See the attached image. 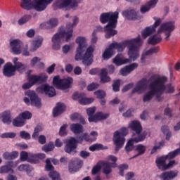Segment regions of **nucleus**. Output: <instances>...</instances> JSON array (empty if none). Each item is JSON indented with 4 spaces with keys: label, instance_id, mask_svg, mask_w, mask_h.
<instances>
[{
    "label": "nucleus",
    "instance_id": "obj_30",
    "mask_svg": "<svg viewBox=\"0 0 180 180\" xmlns=\"http://www.w3.org/2000/svg\"><path fill=\"white\" fill-rule=\"evenodd\" d=\"M100 82L101 84H106V82H110V77L108 76V70L105 68L101 69L100 73Z\"/></svg>",
    "mask_w": 180,
    "mask_h": 180
},
{
    "label": "nucleus",
    "instance_id": "obj_52",
    "mask_svg": "<svg viewBox=\"0 0 180 180\" xmlns=\"http://www.w3.org/2000/svg\"><path fill=\"white\" fill-rule=\"evenodd\" d=\"M78 22H79V18L78 17H74L73 18V23L71 24H68L66 27L67 29H68V30H70L71 29L72 30V33H74V30L73 27L74 26H77V25H78Z\"/></svg>",
    "mask_w": 180,
    "mask_h": 180
},
{
    "label": "nucleus",
    "instance_id": "obj_6",
    "mask_svg": "<svg viewBox=\"0 0 180 180\" xmlns=\"http://www.w3.org/2000/svg\"><path fill=\"white\" fill-rule=\"evenodd\" d=\"M64 37H65L66 41H70V39L72 37V29L67 32L65 30H60L59 32L53 36L51 39L53 50L58 51L61 49V39H64Z\"/></svg>",
    "mask_w": 180,
    "mask_h": 180
},
{
    "label": "nucleus",
    "instance_id": "obj_44",
    "mask_svg": "<svg viewBox=\"0 0 180 180\" xmlns=\"http://www.w3.org/2000/svg\"><path fill=\"white\" fill-rule=\"evenodd\" d=\"M134 149V141L133 139H130L126 144L125 150L127 153H130V151H133Z\"/></svg>",
    "mask_w": 180,
    "mask_h": 180
},
{
    "label": "nucleus",
    "instance_id": "obj_9",
    "mask_svg": "<svg viewBox=\"0 0 180 180\" xmlns=\"http://www.w3.org/2000/svg\"><path fill=\"white\" fill-rule=\"evenodd\" d=\"M72 82H74L72 77L60 79V76H55L53 79V84L58 89H68V88H70Z\"/></svg>",
    "mask_w": 180,
    "mask_h": 180
},
{
    "label": "nucleus",
    "instance_id": "obj_39",
    "mask_svg": "<svg viewBox=\"0 0 180 180\" xmlns=\"http://www.w3.org/2000/svg\"><path fill=\"white\" fill-rule=\"evenodd\" d=\"M25 124L26 123L25 122V120H22L20 115H18L13 120V125L15 127H23Z\"/></svg>",
    "mask_w": 180,
    "mask_h": 180
},
{
    "label": "nucleus",
    "instance_id": "obj_60",
    "mask_svg": "<svg viewBox=\"0 0 180 180\" xmlns=\"http://www.w3.org/2000/svg\"><path fill=\"white\" fill-rule=\"evenodd\" d=\"M119 169H120V175L121 176H124V171L125 169H127L129 168V165H126V164H122L120 165L118 167Z\"/></svg>",
    "mask_w": 180,
    "mask_h": 180
},
{
    "label": "nucleus",
    "instance_id": "obj_4",
    "mask_svg": "<svg viewBox=\"0 0 180 180\" xmlns=\"http://www.w3.org/2000/svg\"><path fill=\"white\" fill-rule=\"evenodd\" d=\"M117 19H119V12H107L103 13L100 15V22L105 25V39H110L117 34Z\"/></svg>",
    "mask_w": 180,
    "mask_h": 180
},
{
    "label": "nucleus",
    "instance_id": "obj_55",
    "mask_svg": "<svg viewBox=\"0 0 180 180\" xmlns=\"http://www.w3.org/2000/svg\"><path fill=\"white\" fill-rule=\"evenodd\" d=\"M53 11H57V9H63V0H56L53 4Z\"/></svg>",
    "mask_w": 180,
    "mask_h": 180
},
{
    "label": "nucleus",
    "instance_id": "obj_11",
    "mask_svg": "<svg viewBox=\"0 0 180 180\" xmlns=\"http://www.w3.org/2000/svg\"><path fill=\"white\" fill-rule=\"evenodd\" d=\"M153 19L154 20H155L154 24L152 26L146 27L145 28V30L142 32L141 34L143 39H147L148 36H150V34H153V33L155 32V30L157 29V27H158V26L161 25V18L157 19V18L154 17Z\"/></svg>",
    "mask_w": 180,
    "mask_h": 180
},
{
    "label": "nucleus",
    "instance_id": "obj_13",
    "mask_svg": "<svg viewBox=\"0 0 180 180\" xmlns=\"http://www.w3.org/2000/svg\"><path fill=\"white\" fill-rule=\"evenodd\" d=\"M37 92L40 94H45L49 98L56 96V89L53 86H50L49 84H44L37 89Z\"/></svg>",
    "mask_w": 180,
    "mask_h": 180
},
{
    "label": "nucleus",
    "instance_id": "obj_33",
    "mask_svg": "<svg viewBox=\"0 0 180 180\" xmlns=\"http://www.w3.org/2000/svg\"><path fill=\"white\" fill-rule=\"evenodd\" d=\"M114 54L115 51H113L112 45L110 44L108 48H107L103 53V60H109V58H112Z\"/></svg>",
    "mask_w": 180,
    "mask_h": 180
},
{
    "label": "nucleus",
    "instance_id": "obj_1",
    "mask_svg": "<svg viewBox=\"0 0 180 180\" xmlns=\"http://www.w3.org/2000/svg\"><path fill=\"white\" fill-rule=\"evenodd\" d=\"M168 79L165 76H160L157 77L154 81L150 82L149 88L150 91L143 96V102H150L155 95V99L158 102H162L164 97L162 94L167 90L165 84Z\"/></svg>",
    "mask_w": 180,
    "mask_h": 180
},
{
    "label": "nucleus",
    "instance_id": "obj_64",
    "mask_svg": "<svg viewBox=\"0 0 180 180\" xmlns=\"http://www.w3.org/2000/svg\"><path fill=\"white\" fill-rule=\"evenodd\" d=\"M96 111V107L89 108L86 109V113L89 117H94V114Z\"/></svg>",
    "mask_w": 180,
    "mask_h": 180
},
{
    "label": "nucleus",
    "instance_id": "obj_29",
    "mask_svg": "<svg viewBox=\"0 0 180 180\" xmlns=\"http://www.w3.org/2000/svg\"><path fill=\"white\" fill-rule=\"evenodd\" d=\"M84 141L86 143H92L93 141H96V137H98V132L96 131H92L90 135L86 133L83 134Z\"/></svg>",
    "mask_w": 180,
    "mask_h": 180
},
{
    "label": "nucleus",
    "instance_id": "obj_62",
    "mask_svg": "<svg viewBox=\"0 0 180 180\" xmlns=\"http://www.w3.org/2000/svg\"><path fill=\"white\" fill-rule=\"evenodd\" d=\"M20 136L24 140H30L31 139L30 134H29L26 131H21L20 132Z\"/></svg>",
    "mask_w": 180,
    "mask_h": 180
},
{
    "label": "nucleus",
    "instance_id": "obj_15",
    "mask_svg": "<svg viewBox=\"0 0 180 180\" xmlns=\"http://www.w3.org/2000/svg\"><path fill=\"white\" fill-rule=\"evenodd\" d=\"M46 171H51L49 172V178H51L52 180H61L60 178V174H58L57 172L53 171L54 167L53 165H51V161H50V159L46 160Z\"/></svg>",
    "mask_w": 180,
    "mask_h": 180
},
{
    "label": "nucleus",
    "instance_id": "obj_17",
    "mask_svg": "<svg viewBox=\"0 0 180 180\" xmlns=\"http://www.w3.org/2000/svg\"><path fill=\"white\" fill-rule=\"evenodd\" d=\"M77 149V139L75 137L70 138L67 141L65 146V151L68 154H71L74 150Z\"/></svg>",
    "mask_w": 180,
    "mask_h": 180
},
{
    "label": "nucleus",
    "instance_id": "obj_18",
    "mask_svg": "<svg viewBox=\"0 0 180 180\" xmlns=\"http://www.w3.org/2000/svg\"><path fill=\"white\" fill-rule=\"evenodd\" d=\"M22 41L19 39H14L10 42L13 54H20L22 53Z\"/></svg>",
    "mask_w": 180,
    "mask_h": 180
},
{
    "label": "nucleus",
    "instance_id": "obj_57",
    "mask_svg": "<svg viewBox=\"0 0 180 180\" xmlns=\"http://www.w3.org/2000/svg\"><path fill=\"white\" fill-rule=\"evenodd\" d=\"M20 155L21 161H26L27 160V161L30 162V160L32 159V158H30L29 153H27V152L22 151ZM29 158H30V160H29Z\"/></svg>",
    "mask_w": 180,
    "mask_h": 180
},
{
    "label": "nucleus",
    "instance_id": "obj_51",
    "mask_svg": "<svg viewBox=\"0 0 180 180\" xmlns=\"http://www.w3.org/2000/svg\"><path fill=\"white\" fill-rule=\"evenodd\" d=\"M40 131H43V127H41V126H40V125H37L34 128V132L32 135V139H37L39 137V133Z\"/></svg>",
    "mask_w": 180,
    "mask_h": 180
},
{
    "label": "nucleus",
    "instance_id": "obj_46",
    "mask_svg": "<svg viewBox=\"0 0 180 180\" xmlns=\"http://www.w3.org/2000/svg\"><path fill=\"white\" fill-rule=\"evenodd\" d=\"M54 150V143L49 142L47 144H45L42 147V150L45 151V153H49V151H53Z\"/></svg>",
    "mask_w": 180,
    "mask_h": 180
},
{
    "label": "nucleus",
    "instance_id": "obj_26",
    "mask_svg": "<svg viewBox=\"0 0 180 180\" xmlns=\"http://www.w3.org/2000/svg\"><path fill=\"white\" fill-rule=\"evenodd\" d=\"M129 127L132 131H135L136 134H140L141 131H143V127L141 126V123L139 121H132L130 124Z\"/></svg>",
    "mask_w": 180,
    "mask_h": 180
},
{
    "label": "nucleus",
    "instance_id": "obj_36",
    "mask_svg": "<svg viewBox=\"0 0 180 180\" xmlns=\"http://www.w3.org/2000/svg\"><path fill=\"white\" fill-rule=\"evenodd\" d=\"M136 151H138V154L134 155L132 158H137V157L145 154L146 151H147V147L143 144H138L136 146Z\"/></svg>",
    "mask_w": 180,
    "mask_h": 180
},
{
    "label": "nucleus",
    "instance_id": "obj_10",
    "mask_svg": "<svg viewBox=\"0 0 180 180\" xmlns=\"http://www.w3.org/2000/svg\"><path fill=\"white\" fill-rule=\"evenodd\" d=\"M16 71H18V72H22V70L14 67L12 63L8 62L4 66L3 75H4V77H7V78H11L15 75Z\"/></svg>",
    "mask_w": 180,
    "mask_h": 180
},
{
    "label": "nucleus",
    "instance_id": "obj_7",
    "mask_svg": "<svg viewBox=\"0 0 180 180\" xmlns=\"http://www.w3.org/2000/svg\"><path fill=\"white\" fill-rule=\"evenodd\" d=\"M127 134H129V131L126 127H122L120 129V131H116L114 133L112 140L115 146V153H117V151L124 146V143L126 141V139L124 137H126Z\"/></svg>",
    "mask_w": 180,
    "mask_h": 180
},
{
    "label": "nucleus",
    "instance_id": "obj_43",
    "mask_svg": "<svg viewBox=\"0 0 180 180\" xmlns=\"http://www.w3.org/2000/svg\"><path fill=\"white\" fill-rule=\"evenodd\" d=\"M18 60H19V58H14L13 59V63L14 64L13 67H15V68H17V70H20V71H22V72H23V71H25V65H22V63L18 62Z\"/></svg>",
    "mask_w": 180,
    "mask_h": 180
},
{
    "label": "nucleus",
    "instance_id": "obj_14",
    "mask_svg": "<svg viewBox=\"0 0 180 180\" xmlns=\"http://www.w3.org/2000/svg\"><path fill=\"white\" fill-rule=\"evenodd\" d=\"M84 165V161L79 158H75L69 163V172H77Z\"/></svg>",
    "mask_w": 180,
    "mask_h": 180
},
{
    "label": "nucleus",
    "instance_id": "obj_5",
    "mask_svg": "<svg viewBox=\"0 0 180 180\" xmlns=\"http://www.w3.org/2000/svg\"><path fill=\"white\" fill-rule=\"evenodd\" d=\"M54 0H22L20 6L25 11L35 9L37 12H43Z\"/></svg>",
    "mask_w": 180,
    "mask_h": 180
},
{
    "label": "nucleus",
    "instance_id": "obj_19",
    "mask_svg": "<svg viewBox=\"0 0 180 180\" xmlns=\"http://www.w3.org/2000/svg\"><path fill=\"white\" fill-rule=\"evenodd\" d=\"M178 176V172L169 171L161 173L159 176L160 179L161 180H173Z\"/></svg>",
    "mask_w": 180,
    "mask_h": 180
},
{
    "label": "nucleus",
    "instance_id": "obj_21",
    "mask_svg": "<svg viewBox=\"0 0 180 180\" xmlns=\"http://www.w3.org/2000/svg\"><path fill=\"white\" fill-rule=\"evenodd\" d=\"M13 161L6 162V165L0 167V174H13Z\"/></svg>",
    "mask_w": 180,
    "mask_h": 180
},
{
    "label": "nucleus",
    "instance_id": "obj_34",
    "mask_svg": "<svg viewBox=\"0 0 180 180\" xmlns=\"http://www.w3.org/2000/svg\"><path fill=\"white\" fill-rule=\"evenodd\" d=\"M11 117V111H4L1 114L2 122L6 124H10V123H12Z\"/></svg>",
    "mask_w": 180,
    "mask_h": 180
},
{
    "label": "nucleus",
    "instance_id": "obj_25",
    "mask_svg": "<svg viewBox=\"0 0 180 180\" xmlns=\"http://www.w3.org/2000/svg\"><path fill=\"white\" fill-rule=\"evenodd\" d=\"M157 4H158V0H150L145 6H141V13H146V12H149L150 9L155 8V5H157Z\"/></svg>",
    "mask_w": 180,
    "mask_h": 180
},
{
    "label": "nucleus",
    "instance_id": "obj_49",
    "mask_svg": "<svg viewBox=\"0 0 180 180\" xmlns=\"http://www.w3.org/2000/svg\"><path fill=\"white\" fill-rule=\"evenodd\" d=\"M146 134L143 133V134H139V136L137 137H134L131 139L134 143H141V141H144L146 140Z\"/></svg>",
    "mask_w": 180,
    "mask_h": 180
},
{
    "label": "nucleus",
    "instance_id": "obj_58",
    "mask_svg": "<svg viewBox=\"0 0 180 180\" xmlns=\"http://www.w3.org/2000/svg\"><path fill=\"white\" fill-rule=\"evenodd\" d=\"M112 89L114 92H119L120 91V80L114 81L112 84Z\"/></svg>",
    "mask_w": 180,
    "mask_h": 180
},
{
    "label": "nucleus",
    "instance_id": "obj_20",
    "mask_svg": "<svg viewBox=\"0 0 180 180\" xmlns=\"http://www.w3.org/2000/svg\"><path fill=\"white\" fill-rule=\"evenodd\" d=\"M147 89V79L144 78L139 81L136 86L132 89L131 94H136V92H140V91H145Z\"/></svg>",
    "mask_w": 180,
    "mask_h": 180
},
{
    "label": "nucleus",
    "instance_id": "obj_41",
    "mask_svg": "<svg viewBox=\"0 0 180 180\" xmlns=\"http://www.w3.org/2000/svg\"><path fill=\"white\" fill-rule=\"evenodd\" d=\"M180 155V147L176 150L169 152L167 155H165L166 160H174L175 157Z\"/></svg>",
    "mask_w": 180,
    "mask_h": 180
},
{
    "label": "nucleus",
    "instance_id": "obj_27",
    "mask_svg": "<svg viewBox=\"0 0 180 180\" xmlns=\"http://www.w3.org/2000/svg\"><path fill=\"white\" fill-rule=\"evenodd\" d=\"M29 160L30 162H32V164H37L39 162V160H44L46 158V154L44 153H29ZM31 158V159H30Z\"/></svg>",
    "mask_w": 180,
    "mask_h": 180
},
{
    "label": "nucleus",
    "instance_id": "obj_28",
    "mask_svg": "<svg viewBox=\"0 0 180 180\" xmlns=\"http://www.w3.org/2000/svg\"><path fill=\"white\" fill-rule=\"evenodd\" d=\"M64 110H65V105H64L63 103H58L56 107H55L53 110V117L60 116V115L64 113Z\"/></svg>",
    "mask_w": 180,
    "mask_h": 180
},
{
    "label": "nucleus",
    "instance_id": "obj_38",
    "mask_svg": "<svg viewBox=\"0 0 180 180\" xmlns=\"http://www.w3.org/2000/svg\"><path fill=\"white\" fill-rule=\"evenodd\" d=\"M41 44H43V39L40 38L38 39H35L32 43V46L30 49L31 51H36L37 49L41 46Z\"/></svg>",
    "mask_w": 180,
    "mask_h": 180
},
{
    "label": "nucleus",
    "instance_id": "obj_47",
    "mask_svg": "<svg viewBox=\"0 0 180 180\" xmlns=\"http://www.w3.org/2000/svg\"><path fill=\"white\" fill-rule=\"evenodd\" d=\"M19 115L22 120H25V122L26 120H29L32 117V114L29 111H25L23 112H21Z\"/></svg>",
    "mask_w": 180,
    "mask_h": 180
},
{
    "label": "nucleus",
    "instance_id": "obj_56",
    "mask_svg": "<svg viewBox=\"0 0 180 180\" xmlns=\"http://www.w3.org/2000/svg\"><path fill=\"white\" fill-rule=\"evenodd\" d=\"M30 18H31L30 15H24L23 17H22L18 20V25L22 26V25H25V23H27V22L30 20Z\"/></svg>",
    "mask_w": 180,
    "mask_h": 180
},
{
    "label": "nucleus",
    "instance_id": "obj_23",
    "mask_svg": "<svg viewBox=\"0 0 180 180\" xmlns=\"http://www.w3.org/2000/svg\"><path fill=\"white\" fill-rule=\"evenodd\" d=\"M155 164L158 169H161V171H166L167 158L165 157V155L156 158Z\"/></svg>",
    "mask_w": 180,
    "mask_h": 180
},
{
    "label": "nucleus",
    "instance_id": "obj_48",
    "mask_svg": "<svg viewBox=\"0 0 180 180\" xmlns=\"http://www.w3.org/2000/svg\"><path fill=\"white\" fill-rule=\"evenodd\" d=\"M92 102H94V98H84V96H82L79 100L80 105H89V103H92Z\"/></svg>",
    "mask_w": 180,
    "mask_h": 180
},
{
    "label": "nucleus",
    "instance_id": "obj_2",
    "mask_svg": "<svg viewBox=\"0 0 180 180\" xmlns=\"http://www.w3.org/2000/svg\"><path fill=\"white\" fill-rule=\"evenodd\" d=\"M76 43L79 44V46L76 50L75 56V61L82 60L84 65L87 67L91 65L92 63H94V51L95 49L92 46L86 49V39L84 37H77L76 39Z\"/></svg>",
    "mask_w": 180,
    "mask_h": 180
},
{
    "label": "nucleus",
    "instance_id": "obj_8",
    "mask_svg": "<svg viewBox=\"0 0 180 180\" xmlns=\"http://www.w3.org/2000/svg\"><path fill=\"white\" fill-rule=\"evenodd\" d=\"M26 96L25 97L23 101L27 105V106H30L31 105L32 106H35L36 108H41V98L37 96L36 92L34 91H29L25 93Z\"/></svg>",
    "mask_w": 180,
    "mask_h": 180
},
{
    "label": "nucleus",
    "instance_id": "obj_53",
    "mask_svg": "<svg viewBox=\"0 0 180 180\" xmlns=\"http://www.w3.org/2000/svg\"><path fill=\"white\" fill-rule=\"evenodd\" d=\"M0 137L1 139H15L16 137V133L15 132H6L2 134Z\"/></svg>",
    "mask_w": 180,
    "mask_h": 180
},
{
    "label": "nucleus",
    "instance_id": "obj_37",
    "mask_svg": "<svg viewBox=\"0 0 180 180\" xmlns=\"http://www.w3.org/2000/svg\"><path fill=\"white\" fill-rule=\"evenodd\" d=\"M19 157V153L18 151H13L11 153L6 152L3 154L4 160H15Z\"/></svg>",
    "mask_w": 180,
    "mask_h": 180
},
{
    "label": "nucleus",
    "instance_id": "obj_59",
    "mask_svg": "<svg viewBox=\"0 0 180 180\" xmlns=\"http://www.w3.org/2000/svg\"><path fill=\"white\" fill-rule=\"evenodd\" d=\"M101 169H102V166L99 163H98L93 167L91 170L92 175H96V174L101 172Z\"/></svg>",
    "mask_w": 180,
    "mask_h": 180
},
{
    "label": "nucleus",
    "instance_id": "obj_24",
    "mask_svg": "<svg viewBox=\"0 0 180 180\" xmlns=\"http://www.w3.org/2000/svg\"><path fill=\"white\" fill-rule=\"evenodd\" d=\"M133 60L130 58H122V54H117L115 58L113 59V63L115 65H123V64H128L129 63H131Z\"/></svg>",
    "mask_w": 180,
    "mask_h": 180
},
{
    "label": "nucleus",
    "instance_id": "obj_45",
    "mask_svg": "<svg viewBox=\"0 0 180 180\" xmlns=\"http://www.w3.org/2000/svg\"><path fill=\"white\" fill-rule=\"evenodd\" d=\"M58 25V20L57 18H51L49 22H46V26L49 29H53V27H56Z\"/></svg>",
    "mask_w": 180,
    "mask_h": 180
},
{
    "label": "nucleus",
    "instance_id": "obj_3",
    "mask_svg": "<svg viewBox=\"0 0 180 180\" xmlns=\"http://www.w3.org/2000/svg\"><path fill=\"white\" fill-rule=\"evenodd\" d=\"M141 44V38L140 35L137 38H134L130 40H125L122 42H113L110 44L113 50H117V51H123L126 47H127L128 55L129 58L133 61H136L139 58L140 53L139 46L137 45Z\"/></svg>",
    "mask_w": 180,
    "mask_h": 180
},
{
    "label": "nucleus",
    "instance_id": "obj_35",
    "mask_svg": "<svg viewBox=\"0 0 180 180\" xmlns=\"http://www.w3.org/2000/svg\"><path fill=\"white\" fill-rule=\"evenodd\" d=\"M162 40V38L160 35H153L152 37H150V38L148 40V44H151L152 46H155V44H158V43H161Z\"/></svg>",
    "mask_w": 180,
    "mask_h": 180
},
{
    "label": "nucleus",
    "instance_id": "obj_40",
    "mask_svg": "<svg viewBox=\"0 0 180 180\" xmlns=\"http://www.w3.org/2000/svg\"><path fill=\"white\" fill-rule=\"evenodd\" d=\"M102 166L103 167V174L109 175L112 172V163L108 161L103 162Z\"/></svg>",
    "mask_w": 180,
    "mask_h": 180
},
{
    "label": "nucleus",
    "instance_id": "obj_22",
    "mask_svg": "<svg viewBox=\"0 0 180 180\" xmlns=\"http://www.w3.org/2000/svg\"><path fill=\"white\" fill-rule=\"evenodd\" d=\"M109 117L108 114H103V112H96L93 117H89V122L90 123H92V122H94L96 123L97 122H99V120H105Z\"/></svg>",
    "mask_w": 180,
    "mask_h": 180
},
{
    "label": "nucleus",
    "instance_id": "obj_31",
    "mask_svg": "<svg viewBox=\"0 0 180 180\" xmlns=\"http://www.w3.org/2000/svg\"><path fill=\"white\" fill-rule=\"evenodd\" d=\"M122 15L129 19V20H134L137 19V13L135 10H127L122 12Z\"/></svg>",
    "mask_w": 180,
    "mask_h": 180
},
{
    "label": "nucleus",
    "instance_id": "obj_12",
    "mask_svg": "<svg viewBox=\"0 0 180 180\" xmlns=\"http://www.w3.org/2000/svg\"><path fill=\"white\" fill-rule=\"evenodd\" d=\"M49 76L47 75L41 74L39 75H32L28 77V82H30L32 85H36V84H44L47 82Z\"/></svg>",
    "mask_w": 180,
    "mask_h": 180
},
{
    "label": "nucleus",
    "instance_id": "obj_50",
    "mask_svg": "<svg viewBox=\"0 0 180 180\" xmlns=\"http://www.w3.org/2000/svg\"><path fill=\"white\" fill-rule=\"evenodd\" d=\"M160 51V46H153L146 51V56H151L152 54H157Z\"/></svg>",
    "mask_w": 180,
    "mask_h": 180
},
{
    "label": "nucleus",
    "instance_id": "obj_16",
    "mask_svg": "<svg viewBox=\"0 0 180 180\" xmlns=\"http://www.w3.org/2000/svg\"><path fill=\"white\" fill-rule=\"evenodd\" d=\"M175 30V23L172 21H169L162 23L158 30V34L162 33V32H174Z\"/></svg>",
    "mask_w": 180,
    "mask_h": 180
},
{
    "label": "nucleus",
    "instance_id": "obj_61",
    "mask_svg": "<svg viewBox=\"0 0 180 180\" xmlns=\"http://www.w3.org/2000/svg\"><path fill=\"white\" fill-rule=\"evenodd\" d=\"M94 95L96 96L98 99H103V98H105V96H106V93H105V91H103L102 90H98L94 92Z\"/></svg>",
    "mask_w": 180,
    "mask_h": 180
},
{
    "label": "nucleus",
    "instance_id": "obj_63",
    "mask_svg": "<svg viewBox=\"0 0 180 180\" xmlns=\"http://www.w3.org/2000/svg\"><path fill=\"white\" fill-rule=\"evenodd\" d=\"M67 124H64L60 128L59 131V135L61 136V137H63L64 136H67Z\"/></svg>",
    "mask_w": 180,
    "mask_h": 180
},
{
    "label": "nucleus",
    "instance_id": "obj_54",
    "mask_svg": "<svg viewBox=\"0 0 180 180\" xmlns=\"http://www.w3.org/2000/svg\"><path fill=\"white\" fill-rule=\"evenodd\" d=\"M103 149V145L101 143H95L89 148V150H90V151H96V150H99Z\"/></svg>",
    "mask_w": 180,
    "mask_h": 180
},
{
    "label": "nucleus",
    "instance_id": "obj_32",
    "mask_svg": "<svg viewBox=\"0 0 180 180\" xmlns=\"http://www.w3.org/2000/svg\"><path fill=\"white\" fill-rule=\"evenodd\" d=\"M70 130L74 134H81L84 131V127L78 123L72 124L70 125Z\"/></svg>",
    "mask_w": 180,
    "mask_h": 180
},
{
    "label": "nucleus",
    "instance_id": "obj_42",
    "mask_svg": "<svg viewBox=\"0 0 180 180\" xmlns=\"http://www.w3.org/2000/svg\"><path fill=\"white\" fill-rule=\"evenodd\" d=\"M18 171H25V172L29 175L32 171H33V167L29 165H20L18 167Z\"/></svg>",
    "mask_w": 180,
    "mask_h": 180
}]
</instances>
